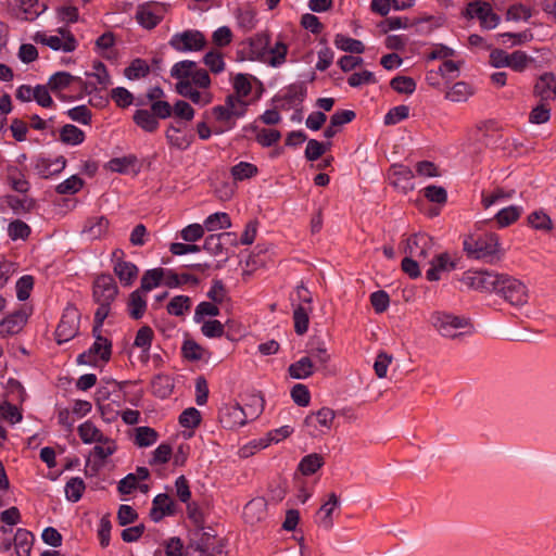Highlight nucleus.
Returning <instances> with one entry per match:
<instances>
[{"mask_svg": "<svg viewBox=\"0 0 556 556\" xmlns=\"http://www.w3.org/2000/svg\"><path fill=\"white\" fill-rule=\"evenodd\" d=\"M48 86L56 96H61L66 89H72L81 93H91L94 89V87L89 83L83 80L78 76H73L67 72H58L53 74L48 80Z\"/></svg>", "mask_w": 556, "mask_h": 556, "instance_id": "obj_8", "label": "nucleus"}, {"mask_svg": "<svg viewBox=\"0 0 556 556\" xmlns=\"http://www.w3.org/2000/svg\"><path fill=\"white\" fill-rule=\"evenodd\" d=\"M147 309V301L141 290H135L130 293L128 300V312L131 318L140 319Z\"/></svg>", "mask_w": 556, "mask_h": 556, "instance_id": "obj_33", "label": "nucleus"}, {"mask_svg": "<svg viewBox=\"0 0 556 556\" xmlns=\"http://www.w3.org/2000/svg\"><path fill=\"white\" fill-rule=\"evenodd\" d=\"M253 405L247 407L240 406L238 403L225 405L219 412V421L224 428L236 429L244 426L249 419H254L263 409V400L261 397L253 399Z\"/></svg>", "mask_w": 556, "mask_h": 556, "instance_id": "obj_2", "label": "nucleus"}, {"mask_svg": "<svg viewBox=\"0 0 556 556\" xmlns=\"http://www.w3.org/2000/svg\"><path fill=\"white\" fill-rule=\"evenodd\" d=\"M529 225L541 231H551L553 229V222L551 217L542 210L534 211L528 216Z\"/></svg>", "mask_w": 556, "mask_h": 556, "instance_id": "obj_48", "label": "nucleus"}, {"mask_svg": "<svg viewBox=\"0 0 556 556\" xmlns=\"http://www.w3.org/2000/svg\"><path fill=\"white\" fill-rule=\"evenodd\" d=\"M174 514V502L167 494H157L152 502L150 517L153 521L159 522L165 516Z\"/></svg>", "mask_w": 556, "mask_h": 556, "instance_id": "obj_21", "label": "nucleus"}, {"mask_svg": "<svg viewBox=\"0 0 556 556\" xmlns=\"http://www.w3.org/2000/svg\"><path fill=\"white\" fill-rule=\"evenodd\" d=\"M522 207L510 205L500 210L495 215V220L498 227L504 228L514 224L522 214Z\"/></svg>", "mask_w": 556, "mask_h": 556, "instance_id": "obj_35", "label": "nucleus"}, {"mask_svg": "<svg viewBox=\"0 0 556 556\" xmlns=\"http://www.w3.org/2000/svg\"><path fill=\"white\" fill-rule=\"evenodd\" d=\"M168 45L177 52H198L205 48V36L198 29H187L174 34Z\"/></svg>", "mask_w": 556, "mask_h": 556, "instance_id": "obj_9", "label": "nucleus"}, {"mask_svg": "<svg viewBox=\"0 0 556 556\" xmlns=\"http://www.w3.org/2000/svg\"><path fill=\"white\" fill-rule=\"evenodd\" d=\"M257 167L249 162H240L231 167V175L235 180L249 179L257 174Z\"/></svg>", "mask_w": 556, "mask_h": 556, "instance_id": "obj_58", "label": "nucleus"}, {"mask_svg": "<svg viewBox=\"0 0 556 556\" xmlns=\"http://www.w3.org/2000/svg\"><path fill=\"white\" fill-rule=\"evenodd\" d=\"M167 4L163 2H144L139 4L136 11V21L146 29H153L164 18Z\"/></svg>", "mask_w": 556, "mask_h": 556, "instance_id": "obj_10", "label": "nucleus"}, {"mask_svg": "<svg viewBox=\"0 0 556 556\" xmlns=\"http://www.w3.org/2000/svg\"><path fill=\"white\" fill-rule=\"evenodd\" d=\"M35 41L50 47L55 51L72 52L77 47L75 37L65 29H60L58 35H47L45 33H37Z\"/></svg>", "mask_w": 556, "mask_h": 556, "instance_id": "obj_12", "label": "nucleus"}, {"mask_svg": "<svg viewBox=\"0 0 556 556\" xmlns=\"http://www.w3.org/2000/svg\"><path fill=\"white\" fill-rule=\"evenodd\" d=\"M219 314L217 303L203 301L199 303L194 311L193 319L195 323H202L206 316L215 317Z\"/></svg>", "mask_w": 556, "mask_h": 556, "instance_id": "obj_59", "label": "nucleus"}, {"mask_svg": "<svg viewBox=\"0 0 556 556\" xmlns=\"http://www.w3.org/2000/svg\"><path fill=\"white\" fill-rule=\"evenodd\" d=\"M150 73V66L144 60L136 59L124 71V75L131 80L146 77Z\"/></svg>", "mask_w": 556, "mask_h": 556, "instance_id": "obj_52", "label": "nucleus"}, {"mask_svg": "<svg viewBox=\"0 0 556 556\" xmlns=\"http://www.w3.org/2000/svg\"><path fill=\"white\" fill-rule=\"evenodd\" d=\"M132 118L138 127L148 132H154L160 125L151 110H137Z\"/></svg>", "mask_w": 556, "mask_h": 556, "instance_id": "obj_30", "label": "nucleus"}, {"mask_svg": "<svg viewBox=\"0 0 556 556\" xmlns=\"http://www.w3.org/2000/svg\"><path fill=\"white\" fill-rule=\"evenodd\" d=\"M109 228V220L104 216L91 217L86 220L83 232L88 236L90 240L101 238Z\"/></svg>", "mask_w": 556, "mask_h": 556, "instance_id": "obj_26", "label": "nucleus"}, {"mask_svg": "<svg viewBox=\"0 0 556 556\" xmlns=\"http://www.w3.org/2000/svg\"><path fill=\"white\" fill-rule=\"evenodd\" d=\"M390 86L399 93L412 94L416 90V83L408 76H396L390 81Z\"/></svg>", "mask_w": 556, "mask_h": 556, "instance_id": "obj_62", "label": "nucleus"}, {"mask_svg": "<svg viewBox=\"0 0 556 556\" xmlns=\"http://www.w3.org/2000/svg\"><path fill=\"white\" fill-rule=\"evenodd\" d=\"M472 94V88L464 81H458L446 92L445 98L452 102H464Z\"/></svg>", "mask_w": 556, "mask_h": 556, "instance_id": "obj_47", "label": "nucleus"}, {"mask_svg": "<svg viewBox=\"0 0 556 556\" xmlns=\"http://www.w3.org/2000/svg\"><path fill=\"white\" fill-rule=\"evenodd\" d=\"M289 375L294 379H306L313 375L316 367L307 356L301 357L289 366Z\"/></svg>", "mask_w": 556, "mask_h": 556, "instance_id": "obj_32", "label": "nucleus"}, {"mask_svg": "<svg viewBox=\"0 0 556 556\" xmlns=\"http://www.w3.org/2000/svg\"><path fill=\"white\" fill-rule=\"evenodd\" d=\"M430 321L442 337L448 339H456L460 336L472 333V326L468 318L450 313L434 312L431 315Z\"/></svg>", "mask_w": 556, "mask_h": 556, "instance_id": "obj_3", "label": "nucleus"}, {"mask_svg": "<svg viewBox=\"0 0 556 556\" xmlns=\"http://www.w3.org/2000/svg\"><path fill=\"white\" fill-rule=\"evenodd\" d=\"M26 324V315L23 312H16L0 323V338L20 332Z\"/></svg>", "mask_w": 556, "mask_h": 556, "instance_id": "obj_24", "label": "nucleus"}, {"mask_svg": "<svg viewBox=\"0 0 556 556\" xmlns=\"http://www.w3.org/2000/svg\"><path fill=\"white\" fill-rule=\"evenodd\" d=\"M311 306L298 304L293 311L294 330L298 334H304L308 329Z\"/></svg>", "mask_w": 556, "mask_h": 556, "instance_id": "obj_36", "label": "nucleus"}, {"mask_svg": "<svg viewBox=\"0 0 556 556\" xmlns=\"http://www.w3.org/2000/svg\"><path fill=\"white\" fill-rule=\"evenodd\" d=\"M181 351L184 356L189 361H202L210 355V352L206 349L191 339L184 342Z\"/></svg>", "mask_w": 556, "mask_h": 556, "instance_id": "obj_41", "label": "nucleus"}, {"mask_svg": "<svg viewBox=\"0 0 556 556\" xmlns=\"http://www.w3.org/2000/svg\"><path fill=\"white\" fill-rule=\"evenodd\" d=\"M8 235L12 240H25L30 235V228L26 223L16 219L9 224Z\"/></svg>", "mask_w": 556, "mask_h": 556, "instance_id": "obj_64", "label": "nucleus"}, {"mask_svg": "<svg viewBox=\"0 0 556 556\" xmlns=\"http://www.w3.org/2000/svg\"><path fill=\"white\" fill-rule=\"evenodd\" d=\"M60 139L65 144L78 146L84 142L85 132L73 124H66L60 130Z\"/></svg>", "mask_w": 556, "mask_h": 556, "instance_id": "obj_34", "label": "nucleus"}, {"mask_svg": "<svg viewBox=\"0 0 556 556\" xmlns=\"http://www.w3.org/2000/svg\"><path fill=\"white\" fill-rule=\"evenodd\" d=\"M414 172L403 164H393L389 170V179L391 180V184L403 192L414 189Z\"/></svg>", "mask_w": 556, "mask_h": 556, "instance_id": "obj_15", "label": "nucleus"}, {"mask_svg": "<svg viewBox=\"0 0 556 556\" xmlns=\"http://www.w3.org/2000/svg\"><path fill=\"white\" fill-rule=\"evenodd\" d=\"M170 76L177 80L175 90L179 96L200 106L213 101L208 72L199 67L194 61L182 60L175 63L170 68Z\"/></svg>", "mask_w": 556, "mask_h": 556, "instance_id": "obj_1", "label": "nucleus"}, {"mask_svg": "<svg viewBox=\"0 0 556 556\" xmlns=\"http://www.w3.org/2000/svg\"><path fill=\"white\" fill-rule=\"evenodd\" d=\"M336 417L334 412L329 407H323L314 414L308 415L305 418V424L307 426L313 425L316 421L320 427L330 429Z\"/></svg>", "mask_w": 556, "mask_h": 556, "instance_id": "obj_38", "label": "nucleus"}, {"mask_svg": "<svg viewBox=\"0 0 556 556\" xmlns=\"http://www.w3.org/2000/svg\"><path fill=\"white\" fill-rule=\"evenodd\" d=\"M83 179L77 175H73L59 184L55 188V191L59 194H74L77 193L83 188Z\"/></svg>", "mask_w": 556, "mask_h": 556, "instance_id": "obj_61", "label": "nucleus"}, {"mask_svg": "<svg viewBox=\"0 0 556 556\" xmlns=\"http://www.w3.org/2000/svg\"><path fill=\"white\" fill-rule=\"evenodd\" d=\"M334 45L338 49L345 52L363 53L365 51V46L361 40L341 34L336 36Z\"/></svg>", "mask_w": 556, "mask_h": 556, "instance_id": "obj_43", "label": "nucleus"}, {"mask_svg": "<svg viewBox=\"0 0 556 556\" xmlns=\"http://www.w3.org/2000/svg\"><path fill=\"white\" fill-rule=\"evenodd\" d=\"M117 450V445L114 440L105 437L102 441H99L92 448L91 455L104 462L109 456L113 455Z\"/></svg>", "mask_w": 556, "mask_h": 556, "instance_id": "obj_49", "label": "nucleus"}, {"mask_svg": "<svg viewBox=\"0 0 556 556\" xmlns=\"http://www.w3.org/2000/svg\"><path fill=\"white\" fill-rule=\"evenodd\" d=\"M79 320L78 309L73 305L66 306L55 329V340L59 344L72 340L78 333Z\"/></svg>", "mask_w": 556, "mask_h": 556, "instance_id": "obj_11", "label": "nucleus"}, {"mask_svg": "<svg viewBox=\"0 0 556 556\" xmlns=\"http://www.w3.org/2000/svg\"><path fill=\"white\" fill-rule=\"evenodd\" d=\"M430 268L426 271V278L429 281H438L443 273H450L455 269L456 264L447 253H441L430 262Z\"/></svg>", "mask_w": 556, "mask_h": 556, "instance_id": "obj_17", "label": "nucleus"}, {"mask_svg": "<svg viewBox=\"0 0 556 556\" xmlns=\"http://www.w3.org/2000/svg\"><path fill=\"white\" fill-rule=\"evenodd\" d=\"M166 139L169 146L179 150H187L191 144V140L187 136L181 135L180 129L175 126L168 127L166 130Z\"/></svg>", "mask_w": 556, "mask_h": 556, "instance_id": "obj_54", "label": "nucleus"}, {"mask_svg": "<svg viewBox=\"0 0 556 556\" xmlns=\"http://www.w3.org/2000/svg\"><path fill=\"white\" fill-rule=\"evenodd\" d=\"M0 413L2 418L9 421L11 425H15L23 419V415L17 406L9 401H4L2 404H0Z\"/></svg>", "mask_w": 556, "mask_h": 556, "instance_id": "obj_63", "label": "nucleus"}, {"mask_svg": "<svg viewBox=\"0 0 556 556\" xmlns=\"http://www.w3.org/2000/svg\"><path fill=\"white\" fill-rule=\"evenodd\" d=\"M153 338L154 332L152 328L149 326H142L136 333L134 345L140 349L142 353L147 354L150 351Z\"/></svg>", "mask_w": 556, "mask_h": 556, "instance_id": "obj_53", "label": "nucleus"}, {"mask_svg": "<svg viewBox=\"0 0 556 556\" xmlns=\"http://www.w3.org/2000/svg\"><path fill=\"white\" fill-rule=\"evenodd\" d=\"M164 277V268H153L147 270L141 278L140 289L142 292H149L162 283Z\"/></svg>", "mask_w": 556, "mask_h": 556, "instance_id": "obj_40", "label": "nucleus"}, {"mask_svg": "<svg viewBox=\"0 0 556 556\" xmlns=\"http://www.w3.org/2000/svg\"><path fill=\"white\" fill-rule=\"evenodd\" d=\"M265 516V503L261 498L250 501L243 509V518L248 523H255Z\"/></svg>", "mask_w": 556, "mask_h": 556, "instance_id": "obj_31", "label": "nucleus"}, {"mask_svg": "<svg viewBox=\"0 0 556 556\" xmlns=\"http://www.w3.org/2000/svg\"><path fill=\"white\" fill-rule=\"evenodd\" d=\"M101 332H92L94 342L87 351L77 356L78 364L96 366L99 361L109 362L112 354V342Z\"/></svg>", "mask_w": 556, "mask_h": 556, "instance_id": "obj_6", "label": "nucleus"}, {"mask_svg": "<svg viewBox=\"0 0 556 556\" xmlns=\"http://www.w3.org/2000/svg\"><path fill=\"white\" fill-rule=\"evenodd\" d=\"M118 292V288L111 275H100L93 283V299L97 303H112Z\"/></svg>", "mask_w": 556, "mask_h": 556, "instance_id": "obj_14", "label": "nucleus"}, {"mask_svg": "<svg viewBox=\"0 0 556 556\" xmlns=\"http://www.w3.org/2000/svg\"><path fill=\"white\" fill-rule=\"evenodd\" d=\"M212 116L217 124L214 129L215 134L229 131L236 126L237 119L224 105L214 106L212 109Z\"/></svg>", "mask_w": 556, "mask_h": 556, "instance_id": "obj_23", "label": "nucleus"}, {"mask_svg": "<svg viewBox=\"0 0 556 556\" xmlns=\"http://www.w3.org/2000/svg\"><path fill=\"white\" fill-rule=\"evenodd\" d=\"M495 293L514 306H522L529 299L527 286L519 279L505 274H502Z\"/></svg>", "mask_w": 556, "mask_h": 556, "instance_id": "obj_5", "label": "nucleus"}, {"mask_svg": "<svg viewBox=\"0 0 556 556\" xmlns=\"http://www.w3.org/2000/svg\"><path fill=\"white\" fill-rule=\"evenodd\" d=\"M433 250V240L427 233H415L407 238L404 252L406 255L427 261Z\"/></svg>", "mask_w": 556, "mask_h": 556, "instance_id": "obj_13", "label": "nucleus"}, {"mask_svg": "<svg viewBox=\"0 0 556 556\" xmlns=\"http://www.w3.org/2000/svg\"><path fill=\"white\" fill-rule=\"evenodd\" d=\"M152 392L160 399L168 397L174 390V380L168 375H156L151 382Z\"/></svg>", "mask_w": 556, "mask_h": 556, "instance_id": "obj_29", "label": "nucleus"}, {"mask_svg": "<svg viewBox=\"0 0 556 556\" xmlns=\"http://www.w3.org/2000/svg\"><path fill=\"white\" fill-rule=\"evenodd\" d=\"M22 18L34 21L47 10L43 0H18Z\"/></svg>", "mask_w": 556, "mask_h": 556, "instance_id": "obj_28", "label": "nucleus"}, {"mask_svg": "<svg viewBox=\"0 0 556 556\" xmlns=\"http://www.w3.org/2000/svg\"><path fill=\"white\" fill-rule=\"evenodd\" d=\"M78 434L81 441L86 444L98 443L105 438V435L89 420L83 422L78 427Z\"/></svg>", "mask_w": 556, "mask_h": 556, "instance_id": "obj_39", "label": "nucleus"}, {"mask_svg": "<svg viewBox=\"0 0 556 556\" xmlns=\"http://www.w3.org/2000/svg\"><path fill=\"white\" fill-rule=\"evenodd\" d=\"M65 166L66 160L64 156H58L54 160L42 157L37 160L35 169L40 177L49 178L60 174Z\"/></svg>", "mask_w": 556, "mask_h": 556, "instance_id": "obj_19", "label": "nucleus"}, {"mask_svg": "<svg viewBox=\"0 0 556 556\" xmlns=\"http://www.w3.org/2000/svg\"><path fill=\"white\" fill-rule=\"evenodd\" d=\"M324 465V457L319 454L313 453L304 456L299 464V470L304 476L315 473Z\"/></svg>", "mask_w": 556, "mask_h": 556, "instance_id": "obj_45", "label": "nucleus"}, {"mask_svg": "<svg viewBox=\"0 0 556 556\" xmlns=\"http://www.w3.org/2000/svg\"><path fill=\"white\" fill-rule=\"evenodd\" d=\"M106 168L114 173L136 175L140 170V163L136 155L129 154L110 160Z\"/></svg>", "mask_w": 556, "mask_h": 556, "instance_id": "obj_18", "label": "nucleus"}, {"mask_svg": "<svg viewBox=\"0 0 556 556\" xmlns=\"http://www.w3.org/2000/svg\"><path fill=\"white\" fill-rule=\"evenodd\" d=\"M191 306V300L187 295H176L167 304V312L174 316H181Z\"/></svg>", "mask_w": 556, "mask_h": 556, "instance_id": "obj_60", "label": "nucleus"}, {"mask_svg": "<svg viewBox=\"0 0 556 556\" xmlns=\"http://www.w3.org/2000/svg\"><path fill=\"white\" fill-rule=\"evenodd\" d=\"M204 228L207 231L227 229L231 226L230 217L227 213L217 212L208 215L204 220Z\"/></svg>", "mask_w": 556, "mask_h": 556, "instance_id": "obj_42", "label": "nucleus"}, {"mask_svg": "<svg viewBox=\"0 0 556 556\" xmlns=\"http://www.w3.org/2000/svg\"><path fill=\"white\" fill-rule=\"evenodd\" d=\"M268 53L270 54L267 61L268 64L273 67H278L286 62L288 46L282 40H277L274 47L268 48Z\"/></svg>", "mask_w": 556, "mask_h": 556, "instance_id": "obj_51", "label": "nucleus"}, {"mask_svg": "<svg viewBox=\"0 0 556 556\" xmlns=\"http://www.w3.org/2000/svg\"><path fill=\"white\" fill-rule=\"evenodd\" d=\"M532 61L533 58L528 55L525 51L516 50L509 53L508 67L517 73H521Z\"/></svg>", "mask_w": 556, "mask_h": 556, "instance_id": "obj_56", "label": "nucleus"}, {"mask_svg": "<svg viewBox=\"0 0 556 556\" xmlns=\"http://www.w3.org/2000/svg\"><path fill=\"white\" fill-rule=\"evenodd\" d=\"M85 489L86 485L81 478H71L65 485V496L70 502L76 503L81 498Z\"/></svg>", "mask_w": 556, "mask_h": 556, "instance_id": "obj_50", "label": "nucleus"}, {"mask_svg": "<svg viewBox=\"0 0 556 556\" xmlns=\"http://www.w3.org/2000/svg\"><path fill=\"white\" fill-rule=\"evenodd\" d=\"M340 506L339 498L336 493H330L328 500L320 506L316 514V523L318 527L329 531L333 528L332 514Z\"/></svg>", "mask_w": 556, "mask_h": 556, "instance_id": "obj_16", "label": "nucleus"}, {"mask_svg": "<svg viewBox=\"0 0 556 556\" xmlns=\"http://www.w3.org/2000/svg\"><path fill=\"white\" fill-rule=\"evenodd\" d=\"M203 63L213 74H220L225 70V61L223 54L217 50H211L203 56Z\"/></svg>", "mask_w": 556, "mask_h": 556, "instance_id": "obj_55", "label": "nucleus"}, {"mask_svg": "<svg viewBox=\"0 0 556 556\" xmlns=\"http://www.w3.org/2000/svg\"><path fill=\"white\" fill-rule=\"evenodd\" d=\"M464 251L470 258L493 263L498 258V237L495 233L468 237L464 240Z\"/></svg>", "mask_w": 556, "mask_h": 556, "instance_id": "obj_4", "label": "nucleus"}, {"mask_svg": "<svg viewBox=\"0 0 556 556\" xmlns=\"http://www.w3.org/2000/svg\"><path fill=\"white\" fill-rule=\"evenodd\" d=\"M307 357L316 367V370H321L326 368L327 363L330 361V354L325 345V343H318L316 346H312L308 350Z\"/></svg>", "mask_w": 556, "mask_h": 556, "instance_id": "obj_37", "label": "nucleus"}, {"mask_svg": "<svg viewBox=\"0 0 556 556\" xmlns=\"http://www.w3.org/2000/svg\"><path fill=\"white\" fill-rule=\"evenodd\" d=\"M135 431V444L139 447L151 446L159 439V433L153 428L147 426L138 427Z\"/></svg>", "mask_w": 556, "mask_h": 556, "instance_id": "obj_44", "label": "nucleus"}, {"mask_svg": "<svg viewBox=\"0 0 556 556\" xmlns=\"http://www.w3.org/2000/svg\"><path fill=\"white\" fill-rule=\"evenodd\" d=\"M34 535L26 529H17L14 535V546L17 556H30Z\"/></svg>", "mask_w": 556, "mask_h": 556, "instance_id": "obj_27", "label": "nucleus"}, {"mask_svg": "<svg viewBox=\"0 0 556 556\" xmlns=\"http://www.w3.org/2000/svg\"><path fill=\"white\" fill-rule=\"evenodd\" d=\"M502 274L489 270H468L460 281L469 289L479 292H496Z\"/></svg>", "mask_w": 556, "mask_h": 556, "instance_id": "obj_7", "label": "nucleus"}, {"mask_svg": "<svg viewBox=\"0 0 556 556\" xmlns=\"http://www.w3.org/2000/svg\"><path fill=\"white\" fill-rule=\"evenodd\" d=\"M113 270L121 283L126 287L131 286L138 276V267L131 262L119 261L113 265Z\"/></svg>", "mask_w": 556, "mask_h": 556, "instance_id": "obj_25", "label": "nucleus"}, {"mask_svg": "<svg viewBox=\"0 0 556 556\" xmlns=\"http://www.w3.org/2000/svg\"><path fill=\"white\" fill-rule=\"evenodd\" d=\"M223 105L238 119L245 115L248 104L242 98L229 94L226 97Z\"/></svg>", "mask_w": 556, "mask_h": 556, "instance_id": "obj_57", "label": "nucleus"}, {"mask_svg": "<svg viewBox=\"0 0 556 556\" xmlns=\"http://www.w3.org/2000/svg\"><path fill=\"white\" fill-rule=\"evenodd\" d=\"M5 180L16 192L26 193L29 190V182L24 170L16 165H9L5 168Z\"/></svg>", "mask_w": 556, "mask_h": 556, "instance_id": "obj_22", "label": "nucleus"}, {"mask_svg": "<svg viewBox=\"0 0 556 556\" xmlns=\"http://www.w3.org/2000/svg\"><path fill=\"white\" fill-rule=\"evenodd\" d=\"M515 194V190H505L503 188H496L491 193H482L481 203L484 208H489L490 206L508 199H511Z\"/></svg>", "mask_w": 556, "mask_h": 556, "instance_id": "obj_46", "label": "nucleus"}, {"mask_svg": "<svg viewBox=\"0 0 556 556\" xmlns=\"http://www.w3.org/2000/svg\"><path fill=\"white\" fill-rule=\"evenodd\" d=\"M534 93L542 101L554 100L556 98V77L553 73H545L540 76L534 86Z\"/></svg>", "mask_w": 556, "mask_h": 556, "instance_id": "obj_20", "label": "nucleus"}]
</instances>
